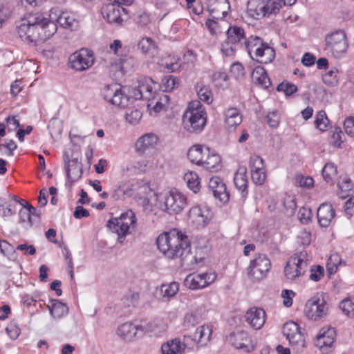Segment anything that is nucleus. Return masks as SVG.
<instances>
[{
    "mask_svg": "<svg viewBox=\"0 0 354 354\" xmlns=\"http://www.w3.org/2000/svg\"><path fill=\"white\" fill-rule=\"evenodd\" d=\"M184 180L186 181L188 187L194 193H197L200 189V179L196 172L189 171L185 174Z\"/></svg>",
    "mask_w": 354,
    "mask_h": 354,
    "instance_id": "obj_44",
    "label": "nucleus"
},
{
    "mask_svg": "<svg viewBox=\"0 0 354 354\" xmlns=\"http://www.w3.org/2000/svg\"><path fill=\"white\" fill-rule=\"evenodd\" d=\"M200 322V317L194 313H187L183 319V326L186 328H190L196 326Z\"/></svg>",
    "mask_w": 354,
    "mask_h": 354,
    "instance_id": "obj_56",
    "label": "nucleus"
},
{
    "mask_svg": "<svg viewBox=\"0 0 354 354\" xmlns=\"http://www.w3.org/2000/svg\"><path fill=\"white\" fill-rule=\"evenodd\" d=\"M198 98L207 104H210L213 101V94L211 88L208 86H202L198 91Z\"/></svg>",
    "mask_w": 354,
    "mask_h": 354,
    "instance_id": "obj_51",
    "label": "nucleus"
},
{
    "mask_svg": "<svg viewBox=\"0 0 354 354\" xmlns=\"http://www.w3.org/2000/svg\"><path fill=\"white\" fill-rule=\"evenodd\" d=\"M212 217L209 209L205 207L194 206L188 213V221L195 227H203L210 221Z\"/></svg>",
    "mask_w": 354,
    "mask_h": 354,
    "instance_id": "obj_15",
    "label": "nucleus"
},
{
    "mask_svg": "<svg viewBox=\"0 0 354 354\" xmlns=\"http://www.w3.org/2000/svg\"><path fill=\"white\" fill-rule=\"evenodd\" d=\"M6 333L12 339H16L20 335L21 330L19 326L14 322H11L6 328Z\"/></svg>",
    "mask_w": 354,
    "mask_h": 354,
    "instance_id": "obj_63",
    "label": "nucleus"
},
{
    "mask_svg": "<svg viewBox=\"0 0 354 354\" xmlns=\"http://www.w3.org/2000/svg\"><path fill=\"white\" fill-rule=\"evenodd\" d=\"M230 74L236 79L242 78L245 75L243 65L238 62L232 64Z\"/></svg>",
    "mask_w": 354,
    "mask_h": 354,
    "instance_id": "obj_64",
    "label": "nucleus"
},
{
    "mask_svg": "<svg viewBox=\"0 0 354 354\" xmlns=\"http://www.w3.org/2000/svg\"><path fill=\"white\" fill-rule=\"evenodd\" d=\"M126 10L118 4L109 3L102 9L104 19L110 24L121 26L126 20Z\"/></svg>",
    "mask_w": 354,
    "mask_h": 354,
    "instance_id": "obj_13",
    "label": "nucleus"
},
{
    "mask_svg": "<svg viewBox=\"0 0 354 354\" xmlns=\"http://www.w3.org/2000/svg\"><path fill=\"white\" fill-rule=\"evenodd\" d=\"M266 313L262 308H254L245 314V320L255 330L261 328L266 322Z\"/></svg>",
    "mask_w": 354,
    "mask_h": 354,
    "instance_id": "obj_19",
    "label": "nucleus"
},
{
    "mask_svg": "<svg viewBox=\"0 0 354 354\" xmlns=\"http://www.w3.org/2000/svg\"><path fill=\"white\" fill-rule=\"evenodd\" d=\"M250 167L251 172L264 169L263 160L257 155L250 157Z\"/></svg>",
    "mask_w": 354,
    "mask_h": 354,
    "instance_id": "obj_59",
    "label": "nucleus"
},
{
    "mask_svg": "<svg viewBox=\"0 0 354 354\" xmlns=\"http://www.w3.org/2000/svg\"><path fill=\"white\" fill-rule=\"evenodd\" d=\"M308 254L306 250L292 256L286 263L284 273L287 279L293 280L304 274L308 267Z\"/></svg>",
    "mask_w": 354,
    "mask_h": 354,
    "instance_id": "obj_8",
    "label": "nucleus"
},
{
    "mask_svg": "<svg viewBox=\"0 0 354 354\" xmlns=\"http://www.w3.org/2000/svg\"><path fill=\"white\" fill-rule=\"evenodd\" d=\"M339 71L336 67H331L322 75L323 82L329 86L337 85L339 82Z\"/></svg>",
    "mask_w": 354,
    "mask_h": 354,
    "instance_id": "obj_43",
    "label": "nucleus"
},
{
    "mask_svg": "<svg viewBox=\"0 0 354 354\" xmlns=\"http://www.w3.org/2000/svg\"><path fill=\"white\" fill-rule=\"evenodd\" d=\"M205 147L200 145H195L191 147L187 153L189 160L196 165H201L205 158Z\"/></svg>",
    "mask_w": 354,
    "mask_h": 354,
    "instance_id": "obj_39",
    "label": "nucleus"
},
{
    "mask_svg": "<svg viewBox=\"0 0 354 354\" xmlns=\"http://www.w3.org/2000/svg\"><path fill=\"white\" fill-rule=\"evenodd\" d=\"M335 211L332 205L327 203L321 204L317 209V216L320 226L326 227L333 220Z\"/></svg>",
    "mask_w": 354,
    "mask_h": 354,
    "instance_id": "obj_20",
    "label": "nucleus"
},
{
    "mask_svg": "<svg viewBox=\"0 0 354 354\" xmlns=\"http://www.w3.org/2000/svg\"><path fill=\"white\" fill-rule=\"evenodd\" d=\"M221 51L223 54L227 57L234 55L236 51V44H232L227 39L221 44Z\"/></svg>",
    "mask_w": 354,
    "mask_h": 354,
    "instance_id": "obj_61",
    "label": "nucleus"
},
{
    "mask_svg": "<svg viewBox=\"0 0 354 354\" xmlns=\"http://www.w3.org/2000/svg\"><path fill=\"white\" fill-rule=\"evenodd\" d=\"M52 304L48 305L50 314L53 319H60L68 313V306L59 300H52Z\"/></svg>",
    "mask_w": 354,
    "mask_h": 354,
    "instance_id": "obj_31",
    "label": "nucleus"
},
{
    "mask_svg": "<svg viewBox=\"0 0 354 354\" xmlns=\"http://www.w3.org/2000/svg\"><path fill=\"white\" fill-rule=\"evenodd\" d=\"M19 223L23 224L24 227L29 228L33 225L32 218L26 205L19 212Z\"/></svg>",
    "mask_w": 354,
    "mask_h": 354,
    "instance_id": "obj_54",
    "label": "nucleus"
},
{
    "mask_svg": "<svg viewBox=\"0 0 354 354\" xmlns=\"http://www.w3.org/2000/svg\"><path fill=\"white\" fill-rule=\"evenodd\" d=\"M245 38V30L241 27L231 26L227 31V39L232 44H239Z\"/></svg>",
    "mask_w": 354,
    "mask_h": 354,
    "instance_id": "obj_40",
    "label": "nucleus"
},
{
    "mask_svg": "<svg viewBox=\"0 0 354 354\" xmlns=\"http://www.w3.org/2000/svg\"><path fill=\"white\" fill-rule=\"evenodd\" d=\"M179 290V284L173 281L169 284H162L160 286V292L163 298L170 299L176 295Z\"/></svg>",
    "mask_w": 354,
    "mask_h": 354,
    "instance_id": "obj_45",
    "label": "nucleus"
},
{
    "mask_svg": "<svg viewBox=\"0 0 354 354\" xmlns=\"http://www.w3.org/2000/svg\"><path fill=\"white\" fill-rule=\"evenodd\" d=\"M247 169L244 166L239 167L234 176V183L236 189L241 192V196L245 199L248 195Z\"/></svg>",
    "mask_w": 354,
    "mask_h": 354,
    "instance_id": "obj_22",
    "label": "nucleus"
},
{
    "mask_svg": "<svg viewBox=\"0 0 354 354\" xmlns=\"http://www.w3.org/2000/svg\"><path fill=\"white\" fill-rule=\"evenodd\" d=\"M336 337L335 330L333 328H328L327 330L322 329L317 336L316 345L319 348L330 347L335 342Z\"/></svg>",
    "mask_w": 354,
    "mask_h": 354,
    "instance_id": "obj_26",
    "label": "nucleus"
},
{
    "mask_svg": "<svg viewBox=\"0 0 354 354\" xmlns=\"http://www.w3.org/2000/svg\"><path fill=\"white\" fill-rule=\"evenodd\" d=\"M155 90L153 80L150 77H145L139 81L137 87L131 88L129 95L124 92L120 85L115 83L104 86L101 91V95L104 100L114 106L127 107L138 100H150Z\"/></svg>",
    "mask_w": 354,
    "mask_h": 354,
    "instance_id": "obj_2",
    "label": "nucleus"
},
{
    "mask_svg": "<svg viewBox=\"0 0 354 354\" xmlns=\"http://www.w3.org/2000/svg\"><path fill=\"white\" fill-rule=\"evenodd\" d=\"M158 138L153 133H147L140 137L136 143V149L139 153H145L153 148L158 142Z\"/></svg>",
    "mask_w": 354,
    "mask_h": 354,
    "instance_id": "obj_27",
    "label": "nucleus"
},
{
    "mask_svg": "<svg viewBox=\"0 0 354 354\" xmlns=\"http://www.w3.org/2000/svg\"><path fill=\"white\" fill-rule=\"evenodd\" d=\"M56 22L65 29L71 31L75 30L79 27V21L71 13L64 12L56 19Z\"/></svg>",
    "mask_w": 354,
    "mask_h": 354,
    "instance_id": "obj_29",
    "label": "nucleus"
},
{
    "mask_svg": "<svg viewBox=\"0 0 354 354\" xmlns=\"http://www.w3.org/2000/svg\"><path fill=\"white\" fill-rule=\"evenodd\" d=\"M326 49L335 57H339L347 50L346 35L343 30H337L326 35L325 37Z\"/></svg>",
    "mask_w": 354,
    "mask_h": 354,
    "instance_id": "obj_9",
    "label": "nucleus"
},
{
    "mask_svg": "<svg viewBox=\"0 0 354 354\" xmlns=\"http://www.w3.org/2000/svg\"><path fill=\"white\" fill-rule=\"evenodd\" d=\"M69 63L71 67L77 71H85L94 64L93 55L88 50L82 48L70 55Z\"/></svg>",
    "mask_w": 354,
    "mask_h": 354,
    "instance_id": "obj_11",
    "label": "nucleus"
},
{
    "mask_svg": "<svg viewBox=\"0 0 354 354\" xmlns=\"http://www.w3.org/2000/svg\"><path fill=\"white\" fill-rule=\"evenodd\" d=\"M130 190L133 192L135 194L140 198H146L149 195L152 190L149 183L143 180H138L131 185Z\"/></svg>",
    "mask_w": 354,
    "mask_h": 354,
    "instance_id": "obj_37",
    "label": "nucleus"
},
{
    "mask_svg": "<svg viewBox=\"0 0 354 354\" xmlns=\"http://www.w3.org/2000/svg\"><path fill=\"white\" fill-rule=\"evenodd\" d=\"M216 279L214 272L192 273L185 279V285L191 290L203 289L211 285Z\"/></svg>",
    "mask_w": 354,
    "mask_h": 354,
    "instance_id": "obj_12",
    "label": "nucleus"
},
{
    "mask_svg": "<svg viewBox=\"0 0 354 354\" xmlns=\"http://www.w3.org/2000/svg\"><path fill=\"white\" fill-rule=\"evenodd\" d=\"M133 103L129 104L127 107H122L127 109L125 112V119L131 124H136L142 118V112L136 106H130Z\"/></svg>",
    "mask_w": 354,
    "mask_h": 354,
    "instance_id": "obj_42",
    "label": "nucleus"
},
{
    "mask_svg": "<svg viewBox=\"0 0 354 354\" xmlns=\"http://www.w3.org/2000/svg\"><path fill=\"white\" fill-rule=\"evenodd\" d=\"M329 124V120L327 118L326 113L324 111H319L316 115L315 124L317 129L321 131H324L327 129Z\"/></svg>",
    "mask_w": 354,
    "mask_h": 354,
    "instance_id": "obj_50",
    "label": "nucleus"
},
{
    "mask_svg": "<svg viewBox=\"0 0 354 354\" xmlns=\"http://www.w3.org/2000/svg\"><path fill=\"white\" fill-rule=\"evenodd\" d=\"M149 167V162L146 159H142L129 163L127 165V171L131 174H138L146 172Z\"/></svg>",
    "mask_w": 354,
    "mask_h": 354,
    "instance_id": "obj_38",
    "label": "nucleus"
},
{
    "mask_svg": "<svg viewBox=\"0 0 354 354\" xmlns=\"http://www.w3.org/2000/svg\"><path fill=\"white\" fill-rule=\"evenodd\" d=\"M225 124L228 129L235 128L242 122V116L236 108H230L225 111Z\"/></svg>",
    "mask_w": 354,
    "mask_h": 354,
    "instance_id": "obj_32",
    "label": "nucleus"
},
{
    "mask_svg": "<svg viewBox=\"0 0 354 354\" xmlns=\"http://www.w3.org/2000/svg\"><path fill=\"white\" fill-rule=\"evenodd\" d=\"M322 176L327 183H333L337 174L336 166L332 162H327L322 169Z\"/></svg>",
    "mask_w": 354,
    "mask_h": 354,
    "instance_id": "obj_47",
    "label": "nucleus"
},
{
    "mask_svg": "<svg viewBox=\"0 0 354 354\" xmlns=\"http://www.w3.org/2000/svg\"><path fill=\"white\" fill-rule=\"evenodd\" d=\"M339 308L348 316L354 315V302L349 299L342 300L339 304Z\"/></svg>",
    "mask_w": 354,
    "mask_h": 354,
    "instance_id": "obj_58",
    "label": "nucleus"
},
{
    "mask_svg": "<svg viewBox=\"0 0 354 354\" xmlns=\"http://www.w3.org/2000/svg\"><path fill=\"white\" fill-rule=\"evenodd\" d=\"M206 124V113L200 102H192L183 115V127L192 133L201 132Z\"/></svg>",
    "mask_w": 354,
    "mask_h": 354,
    "instance_id": "obj_5",
    "label": "nucleus"
},
{
    "mask_svg": "<svg viewBox=\"0 0 354 354\" xmlns=\"http://www.w3.org/2000/svg\"><path fill=\"white\" fill-rule=\"evenodd\" d=\"M230 8L228 0H214L209 6L212 16L215 19L224 18Z\"/></svg>",
    "mask_w": 354,
    "mask_h": 354,
    "instance_id": "obj_25",
    "label": "nucleus"
},
{
    "mask_svg": "<svg viewBox=\"0 0 354 354\" xmlns=\"http://www.w3.org/2000/svg\"><path fill=\"white\" fill-rule=\"evenodd\" d=\"M208 187L214 197L221 202L226 203L229 201L230 194L227 192L226 185L221 178L218 176L211 178Z\"/></svg>",
    "mask_w": 354,
    "mask_h": 354,
    "instance_id": "obj_17",
    "label": "nucleus"
},
{
    "mask_svg": "<svg viewBox=\"0 0 354 354\" xmlns=\"http://www.w3.org/2000/svg\"><path fill=\"white\" fill-rule=\"evenodd\" d=\"M344 134L340 127H336L331 136V143L333 146L340 147L344 141Z\"/></svg>",
    "mask_w": 354,
    "mask_h": 354,
    "instance_id": "obj_57",
    "label": "nucleus"
},
{
    "mask_svg": "<svg viewBox=\"0 0 354 354\" xmlns=\"http://www.w3.org/2000/svg\"><path fill=\"white\" fill-rule=\"evenodd\" d=\"M0 251L3 256L10 259L15 257V248L5 240H0Z\"/></svg>",
    "mask_w": 354,
    "mask_h": 354,
    "instance_id": "obj_52",
    "label": "nucleus"
},
{
    "mask_svg": "<svg viewBox=\"0 0 354 354\" xmlns=\"http://www.w3.org/2000/svg\"><path fill=\"white\" fill-rule=\"evenodd\" d=\"M13 6L7 1H0V29H1L10 19L13 12Z\"/></svg>",
    "mask_w": 354,
    "mask_h": 354,
    "instance_id": "obj_35",
    "label": "nucleus"
},
{
    "mask_svg": "<svg viewBox=\"0 0 354 354\" xmlns=\"http://www.w3.org/2000/svg\"><path fill=\"white\" fill-rule=\"evenodd\" d=\"M277 91L284 92L286 95H290L297 91V86L290 82H282L278 85Z\"/></svg>",
    "mask_w": 354,
    "mask_h": 354,
    "instance_id": "obj_62",
    "label": "nucleus"
},
{
    "mask_svg": "<svg viewBox=\"0 0 354 354\" xmlns=\"http://www.w3.org/2000/svg\"><path fill=\"white\" fill-rule=\"evenodd\" d=\"M106 226L112 232L118 235L117 241L122 244L124 242L126 236L136 230V215L132 210L129 209L122 213L119 217L108 221Z\"/></svg>",
    "mask_w": 354,
    "mask_h": 354,
    "instance_id": "obj_4",
    "label": "nucleus"
},
{
    "mask_svg": "<svg viewBox=\"0 0 354 354\" xmlns=\"http://www.w3.org/2000/svg\"><path fill=\"white\" fill-rule=\"evenodd\" d=\"M161 351L162 354H181L183 352L181 340L179 338H174L162 344Z\"/></svg>",
    "mask_w": 354,
    "mask_h": 354,
    "instance_id": "obj_34",
    "label": "nucleus"
},
{
    "mask_svg": "<svg viewBox=\"0 0 354 354\" xmlns=\"http://www.w3.org/2000/svg\"><path fill=\"white\" fill-rule=\"evenodd\" d=\"M267 17L276 15L282 7L281 0H264Z\"/></svg>",
    "mask_w": 354,
    "mask_h": 354,
    "instance_id": "obj_49",
    "label": "nucleus"
},
{
    "mask_svg": "<svg viewBox=\"0 0 354 354\" xmlns=\"http://www.w3.org/2000/svg\"><path fill=\"white\" fill-rule=\"evenodd\" d=\"M205 158L201 166L205 169L216 172L221 168V160L220 156L213 152H211L208 147H205Z\"/></svg>",
    "mask_w": 354,
    "mask_h": 354,
    "instance_id": "obj_21",
    "label": "nucleus"
},
{
    "mask_svg": "<svg viewBox=\"0 0 354 354\" xmlns=\"http://www.w3.org/2000/svg\"><path fill=\"white\" fill-rule=\"evenodd\" d=\"M229 342L236 348L241 349L244 352H250L254 350V346L248 333L240 330L230 334Z\"/></svg>",
    "mask_w": 354,
    "mask_h": 354,
    "instance_id": "obj_16",
    "label": "nucleus"
},
{
    "mask_svg": "<svg viewBox=\"0 0 354 354\" xmlns=\"http://www.w3.org/2000/svg\"><path fill=\"white\" fill-rule=\"evenodd\" d=\"M252 59H255L261 64H268L271 62L275 57V51L273 48L264 43L262 39L259 38V42H257L251 51L250 55Z\"/></svg>",
    "mask_w": 354,
    "mask_h": 354,
    "instance_id": "obj_14",
    "label": "nucleus"
},
{
    "mask_svg": "<svg viewBox=\"0 0 354 354\" xmlns=\"http://www.w3.org/2000/svg\"><path fill=\"white\" fill-rule=\"evenodd\" d=\"M57 24L45 17L42 14L35 13L22 20L17 28V33L21 39L28 43L44 41L57 31Z\"/></svg>",
    "mask_w": 354,
    "mask_h": 354,
    "instance_id": "obj_3",
    "label": "nucleus"
},
{
    "mask_svg": "<svg viewBox=\"0 0 354 354\" xmlns=\"http://www.w3.org/2000/svg\"><path fill=\"white\" fill-rule=\"evenodd\" d=\"M313 214L311 209L308 207H302L298 212V218L303 224H308L312 218Z\"/></svg>",
    "mask_w": 354,
    "mask_h": 354,
    "instance_id": "obj_60",
    "label": "nucleus"
},
{
    "mask_svg": "<svg viewBox=\"0 0 354 354\" xmlns=\"http://www.w3.org/2000/svg\"><path fill=\"white\" fill-rule=\"evenodd\" d=\"M328 306L322 294H317L308 299L305 306V313L308 318L318 320L325 317Z\"/></svg>",
    "mask_w": 354,
    "mask_h": 354,
    "instance_id": "obj_10",
    "label": "nucleus"
},
{
    "mask_svg": "<svg viewBox=\"0 0 354 354\" xmlns=\"http://www.w3.org/2000/svg\"><path fill=\"white\" fill-rule=\"evenodd\" d=\"M138 48L142 54L153 57L158 54V45L151 37L142 38L138 44Z\"/></svg>",
    "mask_w": 354,
    "mask_h": 354,
    "instance_id": "obj_28",
    "label": "nucleus"
},
{
    "mask_svg": "<svg viewBox=\"0 0 354 354\" xmlns=\"http://www.w3.org/2000/svg\"><path fill=\"white\" fill-rule=\"evenodd\" d=\"M158 64L170 73L176 72L181 66L180 57L174 54L163 55L159 59Z\"/></svg>",
    "mask_w": 354,
    "mask_h": 354,
    "instance_id": "obj_24",
    "label": "nucleus"
},
{
    "mask_svg": "<svg viewBox=\"0 0 354 354\" xmlns=\"http://www.w3.org/2000/svg\"><path fill=\"white\" fill-rule=\"evenodd\" d=\"M247 12L255 19L267 17L264 0H248Z\"/></svg>",
    "mask_w": 354,
    "mask_h": 354,
    "instance_id": "obj_23",
    "label": "nucleus"
},
{
    "mask_svg": "<svg viewBox=\"0 0 354 354\" xmlns=\"http://www.w3.org/2000/svg\"><path fill=\"white\" fill-rule=\"evenodd\" d=\"M140 327L131 322H126L118 328L117 333L123 339L130 340L134 337Z\"/></svg>",
    "mask_w": 354,
    "mask_h": 354,
    "instance_id": "obj_30",
    "label": "nucleus"
},
{
    "mask_svg": "<svg viewBox=\"0 0 354 354\" xmlns=\"http://www.w3.org/2000/svg\"><path fill=\"white\" fill-rule=\"evenodd\" d=\"M65 169L68 180L70 182V186L73 183L78 180L82 175V165L77 157L68 159L67 161L64 160Z\"/></svg>",
    "mask_w": 354,
    "mask_h": 354,
    "instance_id": "obj_18",
    "label": "nucleus"
},
{
    "mask_svg": "<svg viewBox=\"0 0 354 354\" xmlns=\"http://www.w3.org/2000/svg\"><path fill=\"white\" fill-rule=\"evenodd\" d=\"M181 346L183 347V351L185 348L189 350H195L201 347V346L199 345V342H198L197 337L195 335L194 336L191 335H185L183 336V342L181 341Z\"/></svg>",
    "mask_w": 354,
    "mask_h": 354,
    "instance_id": "obj_48",
    "label": "nucleus"
},
{
    "mask_svg": "<svg viewBox=\"0 0 354 354\" xmlns=\"http://www.w3.org/2000/svg\"><path fill=\"white\" fill-rule=\"evenodd\" d=\"M288 342L292 349L297 353L301 352L306 346L305 336L301 330L290 337Z\"/></svg>",
    "mask_w": 354,
    "mask_h": 354,
    "instance_id": "obj_41",
    "label": "nucleus"
},
{
    "mask_svg": "<svg viewBox=\"0 0 354 354\" xmlns=\"http://www.w3.org/2000/svg\"><path fill=\"white\" fill-rule=\"evenodd\" d=\"M156 243L160 251L167 258H178L183 266H190L196 263V257L192 253L188 236L178 229L174 228L160 234L156 239Z\"/></svg>",
    "mask_w": 354,
    "mask_h": 354,
    "instance_id": "obj_1",
    "label": "nucleus"
},
{
    "mask_svg": "<svg viewBox=\"0 0 354 354\" xmlns=\"http://www.w3.org/2000/svg\"><path fill=\"white\" fill-rule=\"evenodd\" d=\"M300 330H301V328L294 322H287L283 327V333L286 337L287 339Z\"/></svg>",
    "mask_w": 354,
    "mask_h": 354,
    "instance_id": "obj_53",
    "label": "nucleus"
},
{
    "mask_svg": "<svg viewBox=\"0 0 354 354\" xmlns=\"http://www.w3.org/2000/svg\"><path fill=\"white\" fill-rule=\"evenodd\" d=\"M253 80L263 88H268L271 82L265 69L261 66L255 67L252 73Z\"/></svg>",
    "mask_w": 354,
    "mask_h": 354,
    "instance_id": "obj_33",
    "label": "nucleus"
},
{
    "mask_svg": "<svg viewBox=\"0 0 354 354\" xmlns=\"http://www.w3.org/2000/svg\"><path fill=\"white\" fill-rule=\"evenodd\" d=\"M186 205V198L183 193L171 189L160 198V208L169 214H177L183 211Z\"/></svg>",
    "mask_w": 354,
    "mask_h": 354,
    "instance_id": "obj_6",
    "label": "nucleus"
},
{
    "mask_svg": "<svg viewBox=\"0 0 354 354\" xmlns=\"http://www.w3.org/2000/svg\"><path fill=\"white\" fill-rule=\"evenodd\" d=\"M271 268V261L265 254H256L247 268V274L252 281H261Z\"/></svg>",
    "mask_w": 354,
    "mask_h": 354,
    "instance_id": "obj_7",
    "label": "nucleus"
},
{
    "mask_svg": "<svg viewBox=\"0 0 354 354\" xmlns=\"http://www.w3.org/2000/svg\"><path fill=\"white\" fill-rule=\"evenodd\" d=\"M198 342L201 346H204L209 342L212 334V329L208 325H203L198 327L195 332Z\"/></svg>",
    "mask_w": 354,
    "mask_h": 354,
    "instance_id": "obj_36",
    "label": "nucleus"
},
{
    "mask_svg": "<svg viewBox=\"0 0 354 354\" xmlns=\"http://www.w3.org/2000/svg\"><path fill=\"white\" fill-rule=\"evenodd\" d=\"M178 84V79L173 75L165 76L162 79V88L164 91H171Z\"/></svg>",
    "mask_w": 354,
    "mask_h": 354,
    "instance_id": "obj_55",
    "label": "nucleus"
},
{
    "mask_svg": "<svg viewBox=\"0 0 354 354\" xmlns=\"http://www.w3.org/2000/svg\"><path fill=\"white\" fill-rule=\"evenodd\" d=\"M337 186L340 189L339 196L341 198H344L348 196V192L352 191L353 184L351 179L347 176L341 177L338 182Z\"/></svg>",
    "mask_w": 354,
    "mask_h": 354,
    "instance_id": "obj_46",
    "label": "nucleus"
}]
</instances>
